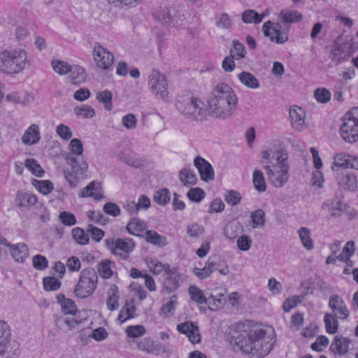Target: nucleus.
Segmentation results:
<instances>
[{
	"mask_svg": "<svg viewBox=\"0 0 358 358\" xmlns=\"http://www.w3.org/2000/svg\"><path fill=\"white\" fill-rule=\"evenodd\" d=\"M229 343L234 351L257 357L267 355L275 343L273 331L268 333L259 326L250 323H236L230 327Z\"/></svg>",
	"mask_w": 358,
	"mask_h": 358,
	"instance_id": "1",
	"label": "nucleus"
},
{
	"mask_svg": "<svg viewBox=\"0 0 358 358\" xmlns=\"http://www.w3.org/2000/svg\"><path fill=\"white\" fill-rule=\"evenodd\" d=\"M262 157L267 164L263 169L271 185L276 188L283 187L290 177L287 152L272 148L262 151Z\"/></svg>",
	"mask_w": 358,
	"mask_h": 358,
	"instance_id": "2",
	"label": "nucleus"
},
{
	"mask_svg": "<svg viewBox=\"0 0 358 358\" xmlns=\"http://www.w3.org/2000/svg\"><path fill=\"white\" fill-rule=\"evenodd\" d=\"M208 104L211 113L216 118L226 120L234 113L238 104V98L229 85L220 83L211 91Z\"/></svg>",
	"mask_w": 358,
	"mask_h": 358,
	"instance_id": "3",
	"label": "nucleus"
},
{
	"mask_svg": "<svg viewBox=\"0 0 358 358\" xmlns=\"http://www.w3.org/2000/svg\"><path fill=\"white\" fill-rule=\"evenodd\" d=\"M30 66L25 50L17 48L0 52V71L5 74H18Z\"/></svg>",
	"mask_w": 358,
	"mask_h": 358,
	"instance_id": "4",
	"label": "nucleus"
},
{
	"mask_svg": "<svg viewBox=\"0 0 358 358\" xmlns=\"http://www.w3.org/2000/svg\"><path fill=\"white\" fill-rule=\"evenodd\" d=\"M176 106L181 115L190 120L202 121L208 115L204 103L189 94L179 96L176 100Z\"/></svg>",
	"mask_w": 358,
	"mask_h": 358,
	"instance_id": "5",
	"label": "nucleus"
},
{
	"mask_svg": "<svg viewBox=\"0 0 358 358\" xmlns=\"http://www.w3.org/2000/svg\"><path fill=\"white\" fill-rule=\"evenodd\" d=\"M98 275L94 268L83 269L74 290L76 296L80 299L90 296L96 289Z\"/></svg>",
	"mask_w": 358,
	"mask_h": 358,
	"instance_id": "6",
	"label": "nucleus"
},
{
	"mask_svg": "<svg viewBox=\"0 0 358 358\" xmlns=\"http://www.w3.org/2000/svg\"><path fill=\"white\" fill-rule=\"evenodd\" d=\"M10 329L7 322L0 321V356L16 358L20 354L18 343L10 342Z\"/></svg>",
	"mask_w": 358,
	"mask_h": 358,
	"instance_id": "7",
	"label": "nucleus"
},
{
	"mask_svg": "<svg viewBox=\"0 0 358 358\" xmlns=\"http://www.w3.org/2000/svg\"><path fill=\"white\" fill-rule=\"evenodd\" d=\"M106 247L115 255H119L123 259H127L128 255L131 252L135 243L131 238H117L114 240L108 238L105 241Z\"/></svg>",
	"mask_w": 358,
	"mask_h": 358,
	"instance_id": "8",
	"label": "nucleus"
},
{
	"mask_svg": "<svg viewBox=\"0 0 358 358\" xmlns=\"http://www.w3.org/2000/svg\"><path fill=\"white\" fill-rule=\"evenodd\" d=\"M148 85L155 96L162 99L168 97L169 92L167 90L168 84L166 77L159 71L153 70L148 77Z\"/></svg>",
	"mask_w": 358,
	"mask_h": 358,
	"instance_id": "9",
	"label": "nucleus"
},
{
	"mask_svg": "<svg viewBox=\"0 0 358 358\" xmlns=\"http://www.w3.org/2000/svg\"><path fill=\"white\" fill-rule=\"evenodd\" d=\"M93 57L96 65L104 70L110 68L113 63V55L101 46L99 43L94 44Z\"/></svg>",
	"mask_w": 358,
	"mask_h": 358,
	"instance_id": "10",
	"label": "nucleus"
},
{
	"mask_svg": "<svg viewBox=\"0 0 358 358\" xmlns=\"http://www.w3.org/2000/svg\"><path fill=\"white\" fill-rule=\"evenodd\" d=\"M280 28V25L279 24H276L275 27H273V22L267 21L263 24L262 31L264 34L269 37L271 41L282 44L288 40V37L282 33Z\"/></svg>",
	"mask_w": 358,
	"mask_h": 358,
	"instance_id": "11",
	"label": "nucleus"
},
{
	"mask_svg": "<svg viewBox=\"0 0 358 358\" xmlns=\"http://www.w3.org/2000/svg\"><path fill=\"white\" fill-rule=\"evenodd\" d=\"M177 330L187 336L189 342L192 344L199 343L201 334L198 326L193 322L188 321L180 323L177 326Z\"/></svg>",
	"mask_w": 358,
	"mask_h": 358,
	"instance_id": "12",
	"label": "nucleus"
},
{
	"mask_svg": "<svg viewBox=\"0 0 358 358\" xmlns=\"http://www.w3.org/2000/svg\"><path fill=\"white\" fill-rule=\"evenodd\" d=\"M329 306L338 319L345 320L349 316V311L343 299L338 294L329 297Z\"/></svg>",
	"mask_w": 358,
	"mask_h": 358,
	"instance_id": "13",
	"label": "nucleus"
},
{
	"mask_svg": "<svg viewBox=\"0 0 358 358\" xmlns=\"http://www.w3.org/2000/svg\"><path fill=\"white\" fill-rule=\"evenodd\" d=\"M340 134L345 142L353 143L358 140V127L350 120L343 119V123L340 128Z\"/></svg>",
	"mask_w": 358,
	"mask_h": 358,
	"instance_id": "14",
	"label": "nucleus"
},
{
	"mask_svg": "<svg viewBox=\"0 0 358 358\" xmlns=\"http://www.w3.org/2000/svg\"><path fill=\"white\" fill-rule=\"evenodd\" d=\"M340 134L345 142L353 143L358 140V127L350 120L343 119V123L340 128Z\"/></svg>",
	"mask_w": 358,
	"mask_h": 358,
	"instance_id": "15",
	"label": "nucleus"
},
{
	"mask_svg": "<svg viewBox=\"0 0 358 358\" xmlns=\"http://www.w3.org/2000/svg\"><path fill=\"white\" fill-rule=\"evenodd\" d=\"M194 164L200 174L201 179L208 182L214 179V170L211 164L200 156L196 157Z\"/></svg>",
	"mask_w": 358,
	"mask_h": 358,
	"instance_id": "16",
	"label": "nucleus"
},
{
	"mask_svg": "<svg viewBox=\"0 0 358 358\" xmlns=\"http://www.w3.org/2000/svg\"><path fill=\"white\" fill-rule=\"evenodd\" d=\"M350 46L348 43L343 44L336 43L329 53V58L333 62L337 64L347 59L350 55Z\"/></svg>",
	"mask_w": 358,
	"mask_h": 358,
	"instance_id": "17",
	"label": "nucleus"
},
{
	"mask_svg": "<svg viewBox=\"0 0 358 358\" xmlns=\"http://www.w3.org/2000/svg\"><path fill=\"white\" fill-rule=\"evenodd\" d=\"M65 159L67 164L71 166L73 174L80 176L87 171L88 164L82 157L69 154L66 155Z\"/></svg>",
	"mask_w": 358,
	"mask_h": 358,
	"instance_id": "18",
	"label": "nucleus"
},
{
	"mask_svg": "<svg viewBox=\"0 0 358 358\" xmlns=\"http://www.w3.org/2000/svg\"><path fill=\"white\" fill-rule=\"evenodd\" d=\"M10 248L12 257L15 262L23 263L29 256L28 246L24 243L6 245Z\"/></svg>",
	"mask_w": 358,
	"mask_h": 358,
	"instance_id": "19",
	"label": "nucleus"
},
{
	"mask_svg": "<svg viewBox=\"0 0 358 358\" xmlns=\"http://www.w3.org/2000/svg\"><path fill=\"white\" fill-rule=\"evenodd\" d=\"M137 345L139 350L153 355H156L164 349V346L161 343L154 341L150 338H143Z\"/></svg>",
	"mask_w": 358,
	"mask_h": 358,
	"instance_id": "20",
	"label": "nucleus"
},
{
	"mask_svg": "<svg viewBox=\"0 0 358 358\" xmlns=\"http://www.w3.org/2000/svg\"><path fill=\"white\" fill-rule=\"evenodd\" d=\"M340 185L350 190H355L357 187V178L353 172L342 171L337 176Z\"/></svg>",
	"mask_w": 358,
	"mask_h": 358,
	"instance_id": "21",
	"label": "nucleus"
},
{
	"mask_svg": "<svg viewBox=\"0 0 358 358\" xmlns=\"http://www.w3.org/2000/svg\"><path fill=\"white\" fill-rule=\"evenodd\" d=\"M101 185L99 182L92 181L80 192L82 197H92L96 200H101L103 198V194L100 192Z\"/></svg>",
	"mask_w": 358,
	"mask_h": 358,
	"instance_id": "22",
	"label": "nucleus"
},
{
	"mask_svg": "<svg viewBox=\"0 0 358 358\" xmlns=\"http://www.w3.org/2000/svg\"><path fill=\"white\" fill-rule=\"evenodd\" d=\"M350 340L342 336H336L331 343L330 349L339 355H345L348 351Z\"/></svg>",
	"mask_w": 358,
	"mask_h": 358,
	"instance_id": "23",
	"label": "nucleus"
},
{
	"mask_svg": "<svg viewBox=\"0 0 358 358\" xmlns=\"http://www.w3.org/2000/svg\"><path fill=\"white\" fill-rule=\"evenodd\" d=\"M289 113L292 127L296 130H301L305 123L304 110L301 108H291Z\"/></svg>",
	"mask_w": 358,
	"mask_h": 358,
	"instance_id": "24",
	"label": "nucleus"
},
{
	"mask_svg": "<svg viewBox=\"0 0 358 358\" xmlns=\"http://www.w3.org/2000/svg\"><path fill=\"white\" fill-rule=\"evenodd\" d=\"M207 264H208L212 269V272L217 271L220 274L224 275L229 273V269L225 260L218 256L209 257L207 261Z\"/></svg>",
	"mask_w": 358,
	"mask_h": 358,
	"instance_id": "25",
	"label": "nucleus"
},
{
	"mask_svg": "<svg viewBox=\"0 0 358 358\" xmlns=\"http://www.w3.org/2000/svg\"><path fill=\"white\" fill-rule=\"evenodd\" d=\"M70 75L69 76L71 84L79 85L85 83L87 73L85 70L78 65H73L71 66V70L69 71Z\"/></svg>",
	"mask_w": 358,
	"mask_h": 358,
	"instance_id": "26",
	"label": "nucleus"
},
{
	"mask_svg": "<svg viewBox=\"0 0 358 358\" xmlns=\"http://www.w3.org/2000/svg\"><path fill=\"white\" fill-rule=\"evenodd\" d=\"M173 273L164 275V287L169 292H174L180 285V276L176 273V268H171Z\"/></svg>",
	"mask_w": 358,
	"mask_h": 358,
	"instance_id": "27",
	"label": "nucleus"
},
{
	"mask_svg": "<svg viewBox=\"0 0 358 358\" xmlns=\"http://www.w3.org/2000/svg\"><path fill=\"white\" fill-rule=\"evenodd\" d=\"M22 142L26 145H32L40 140L39 127L36 124H32L24 134L22 138Z\"/></svg>",
	"mask_w": 358,
	"mask_h": 358,
	"instance_id": "28",
	"label": "nucleus"
},
{
	"mask_svg": "<svg viewBox=\"0 0 358 358\" xmlns=\"http://www.w3.org/2000/svg\"><path fill=\"white\" fill-rule=\"evenodd\" d=\"M108 299L106 305L108 309L110 311H113L119 307V290L118 287L115 285H111L107 292Z\"/></svg>",
	"mask_w": 358,
	"mask_h": 358,
	"instance_id": "29",
	"label": "nucleus"
},
{
	"mask_svg": "<svg viewBox=\"0 0 358 358\" xmlns=\"http://www.w3.org/2000/svg\"><path fill=\"white\" fill-rule=\"evenodd\" d=\"M189 294L192 301L197 303H209L212 305L210 298H207L203 290L197 287L196 285H190L189 287Z\"/></svg>",
	"mask_w": 358,
	"mask_h": 358,
	"instance_id": "30",
	"label": "nucleus"
},
{
	"mask_svg": "<svg viewBox=\"0 0 358 358\" xmlns=\"http://www.w3.org/2000/svg\"><path fill=\"white\" fill-rule=\"evenodd\" d=\"M148 265L150 271L154 275H159L163 271L164 272V275L173 273L169 264H162L158 260L151 259L148 262Z\"/></svg>",
	"mask_w": 358,
	"mask_h": 358,
	"instance_id": "31",
	"label": "nucleus"
},
{
	"mask_svg": "<svg viewBox=\"0 0 358 358\" xmlns=\"http://www.w3.org/2000/svg\"><path fill=\"white\" fill-rule=\"evenodd\" d=\"M264 14H259L256 10L248 9L245 10L241 15V19L245 24H259L264 17Z\"/></svg>",
	"mask_w": 358,
	"mask_h": 358,
	"instance_id": "32",
	"label": "nucleus"
},
{
	"mask_svg": "<svg viewBox=\"0 0 358 358\" xmlns=\"http://www.w3.org/2000/svg\"><path fill=\"white\" fill-rule=\"evenodd\" d=\"M146 228V224L136 217H133L127 225V231L134 236H141Z\"/></svg>",
	"mask_w": 358,
	"mask_h": 358,
	"instance_id": "33",
	"label": "nucleus"
},
{
	"mask_svg": "<svg viewBox=\"0 0 358 358\" xmlns=\"http://www.w3.org/2000/svg\"><path fill=\"white\" fill-rule=\"evenodd\" d=\"M238 79L245 86L250 89H257L259 83L256 77L249 72L243 71L238 75Z\"/></svg>",
	"mask_w": 358,
	"mask_h": 358,
	"instance_id": "34",
	"label": "nucleus"
},
{
	"mask_svg": "<svg viewBox=\"0 0 358 358\" xmlns=\"http://www.w3.org/2000/svg\"><path fill=\"white\" fill-rule=\"evenodd\" d=\"M145 240L148 243L160 247L165 246L167 245L166 238L159 234L157 231L154 230H148L146 231Z\"/></svg>",
	"mask_w": 358,
	"mask_h": 358,
	"instance_id": "35",
	"label": "nucleus"
},
{
	"mask_svg": "<svg viewBox=\"0 0 358 358\" xmlns=\"http://www.w3.org/2000/svg\"><path fill=\"white\" fill-rule=\"evenodd\" d=\"M37 202V197L31 194L26 192H19L16 197V203L20 206H30Z\"/></svg>",
	"mask_w": 358,
	"mask_h": 358,
	"instance_id": "36",
	"label": "nucleus"
},
{
	"mask_svg": "<svg viewBox=\"0 0 358 358\" xmlns=\"http://www.w3.org/2000/svg\"><path fill=\"white\" fill-rule=\"evenodd\" d=\"M179 178L183 185L189 187L197 182V177L192 171L184 169L180 171Z\"/></svg>",
	"mask_w": 358,
	"mask_h": 358,
	"instance_id": "37",
	"label": "nucleus"
},
{
	"mask_svg": "<svg viewBox=\"0 0 358 358\" xmlns=\"http://www.w3.org/2000/svg\"><path fill=\"white\" fill-rule=\"evenodd\" d=\"M326 331L328 334H334L338 331V318L333 313H326L324 317Z\"/></svg>",
	"mask_w": 358,
	"mask_h": 358,
	"instance_id": "38",
	"label": "nucleus"
},
{
	"mask_svg": "<svg viewBox=\"0 0 358 358\" xmlns=\"http://www.w3.org/2000/svg\"><path fill=\"white\" fill-rule=\"evenodd\" d=\"M280 17L282 18V23H294L299 22L303 15L297 10H282L280 13Z\"/></svg>",
	"mask_w": 358,
	"mask_h": 358,
	"instance_id": "39",
	"label": "nucleus"
},
{
	"mask_svg": "<svg viewBox=\"0 0 358 358\" xmlns=\"http://www.w3.org/2000/svg\"><path fill=\"white\" fill-rule=\"evenodd\" d=\"M154 17L164 24H169L172 22L173 17L169 7L164 6L153 14Z\"/></svg>",
	"mask_w": 358,
	"mask_h": 358,
	"instance_id": "40",
	"label": "nucleus"
},
{
	"mask_svg": "<svg viewBox=\"0 0 358 358\" xmlns=\"http://www.w3.org/2000/svg\"><path fill=\"white\" fill-rule=\"evenodd\" d=\"M252 182L255 189L259 192H263L266 189L265 178L263 173L258 169H255L252 174Z\"/></svg>",
	"mask_w": 358,
	"mask_h": 358,
	"instance_id": "41",
	"label": "nucleus"
},
{
	"mask_svg": "<svg viewBox=\"0 0 358 358\" xmlns=\"http://www.w3.org/2000/svg\"><path fill=\"white\" fill-rule=\"evenodd\" d=\"M252 228L263 227L265 224V213L262 209H257L252 212L250 215Z\"/></svg>",
	"mask_w": 358,
	"mask_h": 358,
	"instance_id": "42",
	"label": "nucleus"
},
{
	"mask_svg": "<svg viewBox=\"0 0 358 358\" xmlns=\"http://www.w3.org/2000/svg\"><path fill=\"white\" fill-rule=\"evenodd\" d=\"M112 93L108 90L99 92L96 94L97 100L103 103L106 110L110 111L113 109Z\"/></svg>",
	"mask_w": 358,
	"mask_h": 358,
	"instance_id": "43",
	"label": "nucleus"
},
{
	"mask_svg": "<svg viewBox=\"0 0 358 358\" xmlns=\"http://www.w3.org/2000/svg\"><path fill=\"white\" fill-rule=\"evenodd\" d=\"M299 235L303 245L308 250L314 248L313 241L310 238V231L306 227H301L299 230Z\"/></svg>",
	"mask_w": 358,
	"mask_h": 358,
	"instance_id": "44",
	"label": "nucleus"
},
{
	"mask_svg": "<svg viewBox=\"0 0 358 358\" xmlns=\"http://www.w3.org/2000/svg\"><path fill=\"white\" fill-rule=\"evenodd\" d=\"M71 234L73 240L80 245H86L89 242L88 235L80 227L73 229Z\"/></svg>",
	"mask_w": 358,
	"mask_h": 358,
	"instance_id": "45",
	"label": "nucleus"
},
{
	"mask_svg": "<svg viewBox=\"0 0 358 358\" xmlns=\"http://www.w3.org/2000/svg\"><path fill=\"white\" fill-rule=\"evenodd\" d=\"M43 285L44 289L50 291L57 290L62 285V282L55 277L47 276L43 278Z\"/></svg>",
	"mask_w": 358,
	"mask_h": 358,
	"instance_id": "46",
	"label": "nucleus"
},
{
	"mask_svg": "<svg viewBox=\"0 0 358 358\" xmlns=\"http://www.w3.org/2000/svg\"><path fill=\"white\" fill-rule=\"evenodd\" d=\"M136 310V307L134 305L129 306V303H126L120 310L118 320L120 321L121 323H123L127 320L134 317V314Z\"/></svg>",
	"mask_w": 358,
	"mask_h": 358,
	"instance_id": "47",
	"label": "nucleus"
},
{
	"mask_svg": "<svg viewBox=\"0 0 358 358\" xmlns=\"http://www.w3.org/2000/svg\"><path fill=\"white\" fill-rule=\"evenodd\" d=\"M24 165L28 170L37 177H42L44 174V171L42 169L38 162L34 159H27Z\"/></svg>",
	"mask_w": 358,
	"mask_h": 358,
	"instance_id": "48",
	"label": "nucleus"
},
{
	"mask_svg": "<svg viewBox=\"0 0 358 358\" xmlns=\"http://www.w3.org/2000/svg\"><path fill=\"white\" fill-rule=\"evenodd\" d=\"M74 113L77 116L84 118H92L95 115V110L90 106L84 104L81 106H76Z\"/></svg>",
	"mask_w": 358,
	"mask_h": 358,
	"instance_id": "49",
	"label": "nucleus"
},
{
	"mask_svg": "<svg viewBox=\"0 0 358 358\" xmlns=\"http://www.w3.org/2000/svg\"><path fill=\"white\" fill-rule=\"evenodd\" d=\"M33 185L42 194L47 195L53 189V184L51 181L34 180Z\"/></svg>",
	"mask_w": 358,
	"mask_h": 358,
	"instance_id": "50",
	"label": "nucleus"
},
{
	"mask_svg": "<svg viewBox=\"0 0 358 358\" xmlns=\"http://www.w3.org/2000/svg\"><path fill=\"white\" fill-rule=\"evenodd\" d=\"M111 263L110 260H103L98 264L97 270L102 278H110L113 275Z\"/></svg>",
	"mask_w": 358,
	"mask_h": 358,
	"instance_id": "51",
	"label": "nucleus"
},
{
	"mask_svg": "<svg viewBox=\"0 0 358 358\" xmlns=\"http://www.w3.org/2000/svg\"><path fill=\"white\" fill-rule=\"evenodd\" d=\"M233 48L230 50V55H233L236 59H241L245 55V49L243 43L238 40L232 41Z\"/></svg>",
	"mask_w": 358,
	"mask_h": 358,
	"instance_id": "52",
	"label": "nucleus"
},
{
	"mask_svg": "<svg viewBox=\"0 0 358 358\" xmlns=\"http://www.w3.org/2000/svg\"><path fill=\"white\" fill-rule=\"evenodd\" d=\"M170 192L168 189L164 188L155 192L154 201L159 205L164 206L170 201Z\"/></svg>",
	"mask_w": 358,
	"mask_h": 358,
	"instance_id": "53",
	"label": "nucleus"
},
{
	"mask_svg": "<svg viewBox=\"0 0 358 358\" xmlns=\"http://www.w3.org/2000/svg\"><path fill=\"white\" fill-rule=\"evenodd\" d=\"M54 71L60 75H66L71 70V66L68 63L58 60L52 62Z\"/></svg>",
	"mask_w": 358,
	"mask_h": 358,
	"instance_id": "54",
	"label": "nucleus"
},
{
	"mask_svg": "<svg viewBox=\"0 0 358 358\" xmlns=\"http://www.w3.org/2000/svg\"><path fill=\"white\" fill-rule=\"evenodd\" d=\"M215 24L217 27L229 29L232 25L230 16L227 13H221L216 17Z\"/></svg>",
	"mask_w": 358,
	"mask_h": 358,
	"instance_id": "55",
	"label": "nucleus"
},
{
	"mask_svg": "<svg viewBox=\"0 0 358 358\" xmlns=\"http://www.w3.org/2000/svg\"><path fill=\"white\" fill-rule=\"evenodd\" d=\"M33 266L38 271H43L48 267V261L45 256L36 255L33 257Z\"/></svg>",
	"mask_w": 358,
	"mask_h": 358,
	"instance_id": "56",
	"label": "nucleus"
},
{
	"mask_svg": "<svg viewBox=\"0 0 358 358\" xmlns=\"http://www.w3.org/2000/svg\"><path fill=\"white\" fill-rule=\"evenodd\" d=\"M303 297L302 296H293L287 299L283 303V310L285 312H289L291 309L296 307L298 303H301Z\"/></svg>",
	"mask_w": 358,
	"mask_h": 358,
	"instance_id": "57",
	"label": "nucleus"
},
{
	"mask_svg": "<svg viewBox=\"0 0 358 358\" xmlns=\"http://www.w3.org/2000/svg\"><path fill=\"white\" fill-rule=\"evenodd\" d=\"M187 196L189 200L194 202H199L204 198L205 192L202 189L195 187L190 189L188 191Z\"/></svg>",
	"mask_w": 358,
	"mask_h": 358,
	"instance_id": "58",
	"label": "nucleus"
},
{
	"mask_svg": "<svg viewBox=\"0 0 358 358\" xmlns=\"http://www.w3.org/2000/svg\"><path fill=\"white\" fill-rule=\"evenodd\" d=\"M59 218L61 222L66 226H73L76 224V216L68 211L61 212Z\"/></svg>",
	"mask_w": 358,
	"mask_h": 358,
	"instance_id": "59",
	"label": "nucleus"
},
{
	"mask_svg": "<svg viewBox=\"0 0 358 358\" xmlns=\"http://www.w3.org/2000/svg\"><path fill=\"white\" fill-rule=\"evenodd\" d=\"M127 334L131 338H137L145 333V329L142 325L129 326L127 328Z\"/></svg>",
	"mask_w": 358,
	"mask_h": 358,
	"instance_id": "60",
	"label": "nucleus"
},
{
	"mask_svg": "<svg viewBox=\"0 0 358 358\" xmlns=\"http://www.w3.org/2000/svg\"><path fill=\"white\" fill-rule=\"evenodd\" d=\"M56 132L60 138L66 141L69 140L73 136L70 127L64 124H60L57 127Z\"/></svg>",
	"mask_w": 358,
	"mask_h": 358,
	"instance_id": "61",
	"label": "nucleus"
},
{
	"mask_svg": "<svg viewBox=\"0 0 358 358\" xmlns=\"http://www.w3.org/2000/svg\"><path fill=\"white\" fill-rule=\"evenodd\" d=\"M241 196L240 193L234 190L228 191L224 197L225 201L231 206L237 205L241 201Z\"/></svg>",
	"mask_w": 358,
	"mask_h": 358,
	"instance_id": "62",
	"label": "nucleus"
},
{
	"mask_svg": "<svg viewBox=\"0 0 358 358\" xmlns=\"http://www.w3.org/2000/svg\"><path fill=\"white\" fill-rule=\"evenodd\" d=\"M122 124L128 129H134L136 127L137 119L134 114L129 113L122 117Z\"/></svg>",
	"mask_w": 358,
	"mask_h": 358,
	"instance_id": "63",
	"label": "nucleus"
},
{
	"mask_svg": "<svg viewBox=\"0 0 358 358\" xmlns=\"http://www.w3.org/2000/svg\"><path fill=\"white\" fill-rule=\"evenodd\" d=\"M315 97L318 102L327 103L331 99V93L325 88H318L315 91Z\"/></svg>",
	"mask_w": 358,
	"mask_h": 358,
	"instance_id": "64",
	"label": "nucleus"
}]
</instances>
